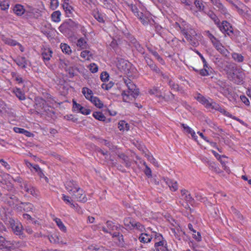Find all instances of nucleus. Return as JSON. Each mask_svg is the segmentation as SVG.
<instances>
[{
    "mask_svg": "<svg viewBox=\"0 0 251 251\" xmlns=\"http://www.w3.org/2000/svg\"><path fill=\"white\" fill-rule=\"evenodd\" d=\"M136 16L138 17L144 25H152L154 24V20L150 15H145L142 12H137Z\"/></svg>",
    "mask_w": 251,
    "mask_h": 251,
    "instance_id": "f257e3e1",
    "label": "nucleus"
},
{
    "mask_svg": "<svg viewBox=\"0 0 251 251\" xmlns=\"http://www.w3.org/2000/svg\"><path fill=\"white\" fill-rule=\"evenodd\" d=\"M218 26L223 32H225L231 38L233 37L234 35L233 28L227 21H223L222 25H221L220 24Z\"/></svg>",
    "mask_w": 251,
    "mask_h": 251,
    "instance_id": "f03ea898",
    "label": "nucleus"
},
{
    "mask_svg": "<svg viewBox=\"0 0 251 251\" xmlns=\"http://www.w3.org/2000/svg\"><path fill=\"white\" fill-rule=\"evenodd\" d=\"M72 196L74 197L75 199H76L77 201L82 202H85L87 201V199L86 195L84 194L83 190L79 187L76 189L75 192H73Z\"/></svg>",
    "mask_w": 251,
    "mask_h": 251,
    "instance_id": "7ed1b4c3",
    "label": "nucleus"
},
{
    "mask_svg": "<svg viewBox=\"0 0 251 251\" xmlns=\"http://www.w3.org/2000/svg\"><path fill=\"white\" fill-rule=\"evenodd\" d=\"M62 7L65 12L66 16L72 17L73 15V12L75 11L74 8L69 3V0H64L62 4Z\"/></svg>",
    "mask_w": 251,
    "mask_h": 251,
    "instance_id": "20e7f679",
    "label": "nucleus"
},
{
    "mask_svg": "<svg viewBox=\"0 0 251 251\" xmlns=\"http://www.w3.org/2000/svg\"><path fill=\"white\" fill-rule=\"evenodd\" d=\"M5 195V201L10 206L18 205V203L21 202L18 198L13 194L7 193Z\"/></svg>",
    "mask_w": 251,
    "mask_h": 251,
    "instance_id": "39448f33",
    "label": "nucleus"
},
{
    "mask_svg": "<svg viewBox=\"0 0 251 251\" xmlns=\"http://www.w3.org/2000/svg\"><path fill=\"white\" fill-rule=\"evenodd\" d=\"M11 227L14 233L17 235H19L20 237H24L23 226L20 223H15L12 222L11 223Z\"/></svg>",
    "mask_w": 251,
    "mask_h": 251,
    "instance_id": "423d86ee",
    "label": "nucleus"
},
{
    "mask_svg": "<svg viewBox=\"0 0 251 251\" xmlns=\"http://www.w3.org/2000/svg\"><path fill=\"white\" fill-rule=\"evenodd\" d=\"M118 157L119 159V162L125 165V166L128 168L131 165V161L128 156L125 154L121 153L118 154Z\"/></svg>",
    "mask_w": 251,
    "mask_h": 251,
    "instance_id": "0eeeda50",
    "label": "nucleus"
},
{
    "mask_svg": "<svg viewBox=\"0 0 251 251\" xmlns=\"http://www.w3.org/2000/svg\"><path fill=\"white\" fill-rule=\"evenodd\" d=\"M65 187L68 192L72 195L73 194V192H75L76 189L79 187L76 182L73 180H69L66 182Z\"/></svg>",
    "mask_w": 251,
    "mask_h": 251,
    "instance_id": "6e6552de",
    "label": "nucleus"
},
{
    "mask_svg": "<svg viewBox=\"0 0 251 251\" xmlns=\"http://www.w3.org/2000/svg\"><path fill=\"white\" fill-rule=\"evenodd\" d=\"M14 242H11L5 239L3 236H0V250L4 249L10 250V246Z\"/></svg>",
    "mask_w": 251,
    "mask_h": 251,
    "instance_id": "1a4fd4ad",
    "label": "nucleus"
},
{
    "mask_svg": "<svg viewBox=\"0 0 251 251\" xmlns=\"http://www.w3.org/2000/svg\"><path fill=\"white\" fill-rule=\"evenodd\" d=\"M210 1L222 14H226L227 13L226 9L220 2V0H210Z\"/></svg>",
    "mask_w": 251,
    "mask_h": 251,
    "instance_id": "9d476101",
    "label": "nucleus"
},
{
    "mask_svg": "<svg viewBox=\"0 0 251 251\" xmlns=\"http://www.w3.org/2000/svg\"><path fill=\"white\" fill-rule=\"evenodd\" d=\"M127 87L128 89V93H130L133 97L135 98L139 95V89L136 88V86L135 84L131 82Z\"/></svg>",
    "mask_w": 251,
    "mask_h": 251,
    "instance_id": "9b49d317",
    "label": "nucleus"
},
{
    "mask_svg": "<svg viewBox=\"0 0 251 251\" xmlns=\"http://www.w3.org/2000/svg\"><path fill=\"white\" fill-rule=\"evenodd\" d=\"M136 221H135L132 218L127 217L125 218L124 220V225L126 226V227L129 229H134V224H135Z\"/></svg>",
    "mask_w": 251,
    "mask_h": 251,
    "instance_id": "f8f14e48",
    "label": "nucleus"
},
{
    "mask_svg": "<svg viewBox=\"0 0 251 251\" xmlns=\"http://www.w3.org/2000/svg\"><path fill=\"white\" fill-rule=\"evenodd\" d=\"M21 187L22 189L25 190L28 193L30 194L33 196L36 197L37 196V194H36L35 190L34 188L31 186L30 185L26 183H25L24 185H21Z\"/></svg>",
    "mask_w": 251,
    "mask_h": 251,
    "instance_id": "ddd939ff",
    "label": "nucleus"
},
{
    "mask_svg": "<svg viewBox=\"0 0 251 251\" xmlns=\"http://www.w3.org/2000/svg\"><path fill=\"white\" fill-rule=\"evenodd\" d=\"M36 108L38 110L43 109L46 105V101L41 98H37L35 99Z\"/></svg>",
    "mask_w": 251,
    "mask_h": 251,
    "instance_id": "4468645a",
    "label": "nucleus"
},
{
    "mask_svg": "<svg viewBox=\"0 0 251 251\" xmlns=\"http://www.w3.org/2000/svg\"><path fill=\"white\" fill-rule=\"evenodd\" d=\"M13 11L18 16L22 15L25 12V10L23 6L19 4H17L14 6Z\"/></svg>",
    "mask_w": 251,
    "mask_h": 251,
    "instance_id": "2eb2a0df",
    "label": "nucleus"
},
{
    "mask_svg": "<svg viewBox=\"0 0 251 251\" xmlns=\"http://www.w3.org/2000/svg\"><path fill=\"white\" fill-rule=\"evenodd\" d=\"M82 92L85 97V98L89 100H90L94 97L93 96V91L91 90L88 89V88H83L82 89Z\"/></svg>",
    "mask_w": 251,
    "mask_h": 251,
    "instance_id": "dca6fc26",
    "label": "nucleus"
},
{
    "mask_svg": "<svg viewBox=\"0 0 251 251\" xmlns=\"http://www.w3.org/2000/svg\"><path fill=\"white\" fill-rule=\"evenodd\" d=\"M146 62L150 68L157 73L160 72V69L156 66L153 62L149 58L146 59Z\"/></svg>",
    "mask_w": 251,
    "mask_h": 251,
    "instance_id": "f3484780",
    "label": "nucleus"
},
{
    "mask_svg": "<svg viewBox=\"0 0 251 251\" xmlns=\"http://www.w3.org/2000/svg\"><path fill=\"white\" fill-rule=\"evenodd\" d=\"M151 239L152 237L150 236V235L144 233H142L139 238V239L140 240V242L143 243L150 242H151Z\"/></svg>",
    "mask_w": 251,
    "mask_h": 251,
    "instance_id": "a211bd4d",
    "label": "nucleus"
},
{
    "mask_svg": "<svg viewBox=\"0 0 251 251\" xmlns=\"http://www.w3.org/2000/svg\"><path fill=\"white\" fill-rule=\"evenodd\" d=\"M52 53V51L50 49H45L42 53L43 59L49 61L51 57Z\"/></svg>",
    "mask_w": 251,
    "mask_h": 251,
    "instance_id": "6ab92c4d",
    "label": "nucleus"
},
{
    "mask_svg": "<svg viewBox=\"0 0 251 251\" xmlns=\"http://www.w3.org/2000/svg\"><path fill=\"white\" fill-rule=\"evenodd\" d=\"M20 204L22 205L20 207L25 211L28 212L33 209V205L30 203L20 202Z\"/></svg>",
    "mask_w": 251,
    "mask_h": 251,
    "instance_id": "aec40b11",
    "label": "nucleus"
},
{
    "mask_svg": "<svg viewBox=\"0 0 251 251\" xmlns=\"http://www.w3.org/2000/svg\"><path fill=\"white\" fill-rule=\"evenodd\" d=\"M207 14L214 22L216 25H219L220 24V20L212 11H209Z\"/></svg>",
    "mask_w": 251,
    "mask_h": 251,
    "instance_id": "412c9836",
    "label": "nucleus"
},
{
    "mask_svg": "<svg viewBox=\"0 0 251 251\" xmlns=\"http://www.w3.org/2000/svg\"><path fill=\"white\" fill-rule=\"evenodd\" d=\"M96 107L101 108L103 107L102 102L97 97H93L90 100Z\"/></svg>",
    "mask_w": 251,
    "mask_h": 251,
    "instance_id": "4be33fe9",
    "label": "nucleus"
},
{
    "mask_svg": "<svg viewBox=\"0 0 251 251\" xmlns=\"http://www.w3.org/2000/svg\"><path fill=\"white\" fill-rule=\"evenodd\" d=\"M93 116L95 119L100 121H104L106 119V117L100 112H95L93 113Z\"/></svg>",
    "mask_w": 251,
    "mask_h": 251,
    "instance_id": "5701e85b",
    "label": "nucleus"
},
{
    "mask_svg": "<svg viewBox=\"0 0 251 251\" xmlns=\"http://www.w3.org/2000/svg\"><path fill=\"white\" fill-rule=\"evenodd\" d=\"M197 99L202 104H205L206 106L208 108H209L210 106L211 105V103H210L206 98L201 95H199L197 98Z\"/></svg>",
    "mask_w": 251,
    "mask_h": 251,
    "instance_id": "b1692460",
    "label": "nucleus"
},
{
    "mask_svg": "<svg viewBox=\"0 0 251 251\" xmlns=\"http://www.w3.org/2000/svg\"><path fill=\"white\" fill-rule=\"evenodd\" d=\"M0 7L3 10L8 9L9 7V0H0Z\"/></svg>",
    "mask_w": 251,
    "mask_h": 251,
    "instance_id": "393cba45",
    "label": "nucleus"
},
{
    "mask_svg": "<svg viewBox=\"0 0 251 251\" xmlns=\"http://www.w3.org/2000/svg\"><path fill=\"white\" fill-rule=\"evenodd\" d=\"M61 12L59 11L53 12L51 15L52 20L55 22H59L60 21Z\"/></svg>",
    "mask_w": 251,
    "mask_h": 251,
    "instance_id": "a878e982",
    "label": "nucleus"
},
{
    "mask_svg": "<svg viewBox=\"0 0 251 251\" xmlns=\"http://www.w3.org/2000/svg\"><path fill=\"white\" fill-rule=\"evenodd\" d=\"M54 220L55 222V223H56V224H57V226H58V227L60 228V229L62 231H64V232H66V227L64 225V224H63V223L61 221V220L60 219H59V218H56L55 219H54Z\"/></svg>",
    "mask_w": 251,
    "mask_h": 251,
    "instance_id": "bb28decb",
    "label": "nucleus"
},
{
    "mask_svg": "<svg viewBox=\"0 0 251 251\" xmlns=\"http://www.w3.org/2000/svg\"><path fill=\"white\" fill-rule=\"evenodd\" d=\"M232 58L238 62H242L243 61L244 57L241 54L237 53H233L232 54Z\"/></svg>",
    "mask_w": 251,
    "mask_h": 251,
    "instance_id": "cd10ccee",
    "label": "nucleus"
},
{
    "mask_svg": "<svg viewBox=\"0 0 251 251\" xmlns=\"http://www.w3.org/2000/svg\"><path fill=\"white\" fill-rule=\"evenodd\" d=\"M60 48L62 51L66 54H69L71 52L70 47L66 44L61 43L60 45Z\"/></svg>",
    "mask_w": 251,
    "mask_h": 251,
    "instance_id": "c85d7f7f",
    "label": "nucleus"
},
{
    "mask_svg": "<svg viewBox=\"0 0 251 251\" xmlns=\"http://www.w3.org/2000/svg\"><path fill=\"white\" fill-rule=\"evenodd\" d=\"M77 46L80 47L81 49H86L87 44L85 40L81 38L77 40Z\"/></svg>",
    "mask_w": 251,
    "mask_h": 251,
    "instance_id": "c756f323",
    "label": "nucleus"
},
{
    "mask_svg": "<svg viewBox=\"0 0 251 251\" xmlns=\"http://www.w3.org/2000/svg\"><path fill=\"white\" fill-rule=\"evenodd\" d=\"M166 182L169 187L173 189L174 191H175L177 189V183L176 181L173 182L172 180H168Z\"/></svg>",
    "mask_w": 251,
    "mask_h": 251,
    "instance_id": "7c9ffc66",
    "label": "nucleus"
},
{
    "mask_svg": "<svg viewBox=\"0 0 251 251\" xmlns=\"http://www.w3.org/2000/svg\"><path fill=\"white\" fill-rule=\"evenodd\" d=\"M3 40L5 44L10 46H14L17 44L19 45V44L16 41L10 38H5L3 39Z\"/></svg>",
    "mask_w": 251,
    "mask_h": 251,
    "instance_id": "2f4dec72",
    "label": "nucleus"
},
{
    "mask_svg": "<svg viewBox=\"0 0 251 251\" xmlns=\"http://www.w3.org/2000/svg\"><path fill=\"white\" fill-rule=\"evenodd\" d=\"M168 84L170 86V88L172 89H173L176 91H179V87L177 84H176L174 82H173L172 80H169L168 81Z\"/></svg>",
    "mask_w": 251,
    "mask_h": 251,
    "instance_id": "473e14b6",
    "label": "nucleus"
},
{
    "mask_svg": "<svg viewBox=\"0 0 251 251\" xmlns=\"http://www.w3.org/2000/svg\"><path fill=\"white\" fill-rule=\"evenodd\" d=\"M15 93L16 96L20 100H24L25 99V96L24 94L20 90V89H17V90L15 91Z\"/></svg>",
    "mask_w": 251,
    "mask_h": 251,
    "instance_id": "72a5a7b5",
    "label": "nucleus"
},
{
    "mask_svg": "<svg viewBox=\"0 0 251 251\" xmlns=\"http://www.w3.org/2000/svg\"><path fill=\"white\" fill-rule=\"evenodd\" d=\"M165 100L168 101L172 100L175 99V95L171 92H169L167 95H165L163 97H161Z\"/></svg>",
    "mask_w": 251,
    "mask_h": 251,
    "instance_id": "f704fd0d",
    "label": "nucleus"
},
{
    "mask_svg": "<svg viewBox=\"0 0 251 251\" xmlns=\"http://www.w3.org/2000/svg\"><path fill=\"white\" fill-rule=\"evenodd\" d=\"M80 56L84 59H89V57L91 56V53L89 51L85 50L81 52Z\"/></svg>",
    "mask_w": 251,
    "mask_h": 251,
    "instance_id": "c9c22d12",
    "label": "nucleus"
},
{
    "mask_svg": "<svg viewBox=\"0 0 251 251\" xmlns=\"http://www.w3.org/2000/svg\"><path fill=\"white\" fill-rule=\"evenodd\" d=\"M194 4L196 7L198 8L200 11L203 10L204 8V6L203 5L201 2H200L198 0H196L194 2Z\"/></svg>",
    "mask_w": 251,
    "mask_h": 251,
    "instance_id": "e433bc0d",
    "label": "nucleus"
},
{
    "mask_svg": "<svg viewBox=\"0 0 251 251\" xmlns=\"http://www.w3.org/2000/svg\"><path fill=\"white\" fill-rule=\"evenodd\" d=\"M147 157H148V160L151 163L153 164L155 166H156V167L158 166V162L152 155H148Z\"/></svg>",
    "mask_w": 251,
    "mask_h": 251,
    "instance_id": "4c0bfd02",
    "label": "nucleus"
},
{
    "mask_svg": "<svg viewBox=\"0 0 251 251\" xmlns=\"http://www.w3.org/2000/svg\"><path fill=\"white\" fill-rule=\"evenodd\" d=\"M106 225H107V227L110 230H115V229L117 230L118 228L117 226H115L114 225L113 223L111 221H108L106 222Z\"/></svg>",
    "mask_w": 251,
    "mask_h": 251,
    "instance_id": "58836bf2",
    "label": "nucleus"
},
{
    "mask_svg": "<svg viewBox=\"0 0 251 251\" xmlns=\"http://www.w3.org/2000/svg\"><path fill=\"white\" fill-rule=\"evenodd\" d=\"M79 112L83 115H87L90 113L91 110L89 109H87L82 106L81 107H80V110Z\"/></svg>",
    "mask_w": 251,
    "mask_h": 251,
    "instance_id": "ea45409f",
    "label": "nucleus"
},
{
    "mask_svg": "<svg viewBox=\"0 0 251 251\" xmlns=\"http://www.w3.org/2000/svg\"><path fill=\"white\" fill-rule=\"evenodd\" d=\"M149 93L151 95H155L156 97L158 98L162 97V96L161 95L159 94V91L158 89L156 88H154L152 89H151L149 91Z\"/></svg>",
    "mask_w": 251,
    "mask_h": 251,
    "instance_id": "a19ab883",
    "label": "nucleus"
},
{
    "mask_svg": "<svg viewBox=\"0 0 251 251\" xmlns=\"http://www.w3.org/2000/svg\"><path fill=\"white\" fill-rule=\"evenodd\" d=\"M89 69L91 72L93 73H96L98 70V67L97 65L94 63L90 64Z\"/></svg>",
    "mask_w": 251,
    "mask_h": 251,
    "instance_id": "79ce46f5",
    "label": "nucleus"
},
{
    "mask_svg": "<svg viewBox=\"0 0 251 251\" xmlns=\"http://www.w3.org/2000/svg\"><path fill=\"white\" fill-rule=\"evenodd\" d=\"M109 77V75L106 72H103L101 74L100 78L102 81L105 82L108 80Z\"/></svg>",
    "mask_w": 251,
    "mask_h": 251,
    "instance_id": "37998d69",
    "label": "nucleus"
},
{
    "mask_svg": "<svg viewBox=\"0 0 251 251\" xmlns=\"http://www.w3.org/2000/svg\"><path fill=\"white\" fill-rule=\"evenodd\" d=\"M17 64L22 68H25L26 67V64L25 63V58H22L21 60H18L17 61Z\"/></svg>",
    "mask_w": 251,
    "mask_h": 251,
    "instance_id": "c03bdc74",
    "label": "nucleus"
},
{
    "mask_svg": "<svg viewBox=\"0 0 251 251\" xmlns=\"http://www.w3.org/2000/svg\"><path fill=\"white\" fill-rule=\"evenodd\" d=\"M226 69H225L227 73H229V71H233L235 67L233 64L228 63L226 67Z\"/></svg>",
    "mask_w": 251,
    "mask_h": 251,
    "instance_id": "a18cd8bd",
    "label": "nucleus"
},
{
    "mask_svg": "<svg viewBox=\"0 0 251 251\" xmlns=\"http://www.w3.org/2000/svg\"><path fill=\"white\" fill-rule=\"evenodd\" d=\"M219 52L226 57H227L229 54V52L224 47Z\"/></svg>",
    "mask_w": 251,
    "mask_h": 251,
    "instance_id": "49530a36",
    "label": "nucleus"
},
{
    "mask_svg": "<svg viewBox=\"0 0 251 251\" xmlns=\"http://www.w3.org/2000/svg\"><path fill=\"white\" fill-rule=\"evenodd\" d=\"M144 173L149 178L152 176L151 170L149 166H146V168H145Z\"/></svg>",
    "mask_w": 251,
    "mask_h": 251,
    "instance_id": "de8ad7c7",
    "label": "nucleus"
},
{
    "mask_svg": "<svg viewBox=\"0 0 251 251\" xmlns=\"http://www.w3.org/2000/svg\"><path fill=\"white\" fill-rule=\"evenodd\" d=\"M181 125L183 127L185 131L187 133L191 134L193 131H194L192 128H191L188 126L185 125L184 124H181Z\"/></svg>",
    "mask_w": 251,
    "mask_h": 251,
    "instance_id": "09e8293b",
    "label": "nucleus"
},
{
    "mask_svg": "<svg viewBox=\"0 0 251 251\" xmlns=\"http://www.w3.org/2000/svg\"><path fill=\"white\" fill-rule=\"evenodd\" d=\"M225 157L224 156H222V157H221V158H218V160L220 161L221 164L222 165V167L223 168H224V169L227 173H229V169L228 168H227L226 166V163H225V162L223 161L222 160V158H224Z\"/></svg>",
    "mask_w": 251,
    "mask_h": 251,
    "instance_id": "8fccbe9b",
    "label": "nucleus"
},
{
    "mask_svg": "<svg viewBox=\"0 0 251 251\" xmlns=\"http://www.w3.org/2000/svg\"><path fill=\"white\" fill-rule=\"evenodd\" d=\"M134 229H138L140 231H143L144 229V226L139 222H136L134 224Z\"/></svg>",
    "mask_w": 251,
    "mask_h": 251,
    "instance_id": "3c124183",
    "label": "nucleus"
},
{
    "mask_svg": "<svg viewBox=\"0 0 251 251\" xmlns=\"http://www.w3.org/2000/svg\"><path fill=\"white\" fill-rule=\"evenodd\" d=\"M73 109L75 111H79L80 110V107H81L82 106L77 103L75 100H73Z\"/></svg>",
    "mask_w": 251,
    "mask_h": 251,
    "instance_id": "603ef678",
    "label": "nucleus"
},
{
    "mask_svg": "<svg viewBox=\"0 0 251 251\" xmlns=\"http://www.w3.org/2000/svg\"><path fill=\"white\" fill-rule=\"evenodd\" d=\"M4 189L7 190L9 192H12L13 189V186L11 183H6L5 185L4 186Z\"/></svg>",
    "mask_w": 251,
    "mask_h": 251,
    "instance_id": "864d4df0",
    "label": "nucleus"
},
{
    "mask_svg": "<svg viewBox=\"0 0 251 251\" xmlns=\"http://www.w3.org/2000/svg\"><path fill=\"white\" fill-rule=\"evenodd\" d=\"M218 110L220 112L224 113L226 116L228 117H232L231 114H230L229 112L226 111L224 108H222L221 107H220V108L218 109Z\"/></svg>",
    "mask_w": 251,
    "mask_h": 251,
    "instance_id": "5fc2aeb1",
    "label": "nucleus"
},
{
    "mask_svg": "<svg viewBox=\"0 0 251 251\" xmlns=\"http://www.w3.org/2000/svg\"><path fill=\"white\" fill-rule=\"evenodd\" d=\"M151 53L152 54V55L155 56L158 60H160V62L162 63H164V61L163 60V59L161 58V57L159 56V55L158 54V53L156 51H152L151 50Z\"/></svg>",
    "mask_w": 251,
    "mask_h": 251,
    "instance_id": "6e6d98bb",
    "label": "nucleus"
},
{
    "mask_svg": "<svg viewBox=\"0 0 251 251\" xmlns=\"http://www.w3.org/2000/svg\"><path fill=\"white\" fill-rule=\"evenodd\" d=\"M206 68H208L207 67H204L203 69H201L200 71V74L202 75V76H206L209 75L208 70Z\"/></svg>",
    "mask_w": 251,
    "mask_h": 251,
    "instance_id": "4d7b16f0",
    "label": "nucleus"
},
{
    "mask_svg": "<svg viewBox=\"0 0 251 251\" xmlns=\"http://www.w3.org/2000/svg\"><path fill=\"white\" fill-rule=\"evenodd\" d=\"M125 126V121H120L118 124V128L120 130H124Z\"/></svg>",
    "mask_w": 251,
    "mask_h": 251,
    "instance_id": "13d9d810",
    "label": "nucleus"
},
{
    "mask_svg": "<svg viewBox=\"0 0 251 251\" xmlns=\"http://www.w3.org/2000/svg\"><path fill=\"white\" fill-rule=\"evenodd\" d=\"M56 238H55L52 236H51L50 237H49V239L50 242L54 243H59V239L58 236H55Z\"/></svg>",
    "mask_w": 251,
    "mask_h": 251,
    "instance_id": "bf43d9fd",
    "label": "nucleus"
},
{
    "mask_svg": "<svg viewBox=\"0 0 251 251\" xmlns=\"http://www.w3.org/2000/svg\"><path fill=\"white\" fill-rule=\"evenodd\" d=\"M184 199L186 201L190 203L194 201V199L191 197L190 194L186 195L184 197Z\"/></svg>",
    "mask_w": 251,
    "mask_h": 251,
    "instance_id": "052dcab7",
    "label": "nucleus"
},
{
    "mask_svg": "<svg viewBox=\"0 0 251 251\" xmlns=\"http://www.w3.org/2000/svg\"><path fill=\"white\" fill-rule=\"evenodd\" d=\"M240 99L242 101L247 105H249L250 101L245 96H241Z\"/></svg>",
    "mask_w": 251,
    "mask_h": 251,
    "instance_id": "680f3d73",
    "label": "nucleus"
},
{
    "mask_svg": "<svg viewBox=\"0 0 251 251\" xmlns=\"http://www.w3.org/2000/svg\"><path fill=\"white\" fill-rule=\"evenodd\" d=\"M94 17L96 20H97L99 22H103V18L102 16L99 13H97L94 15Z\"/></svg>",
    "mask_w": 251,
    "mask_h": 251,
    "instance_id": "e2e57ef3",
    "label": "nucleus"
},
{
    "mask_svg": "<svg viewBox=\"0 0 251 251\" xmlns=\"http://www.w3.org/2000/svg\"><path fill=\"white\" fill-rule=\"evenodd\" d=\"M188 42L193 46H196L198 44V41L194 37H193L192 38H191Z\"/></svg>",
    "mask_w": 251,
    "mask_h": 251,
    "instance_id": "0e129e2a",
    "label": "nucleus"
},
{
    "mask_svg": "<svg viewBox=\"0 0 251 251\" xmlns=\"http://www.w3.org/2000/svg\"><path fill=\"white\" fill-rule=\"evenodd\" d=\"M114 83L110 81L108 84L105 85L103 84L102 85V88H105L106 90H108L110 89L113 85Z\"/></svg>",
    "mask_w": 251,
    "mask_h": 251,
    "instance_id": "69168bd1",
    "label": "nucleus"
},
{
    "mask_svg": "<svg viewBox=\"0 0 251 251\" xmlns=\"http://www.w3.org/2000/svg\"><path fill=\"white\" fill-rule=\"evenodd\" d=\"M235 211V214L236 215L237 218L239 220V222L243 220V216L239 213V212L235 209H234Z\"/></svg>",
    "mask_w": 251,
    "mask_h": 251,
    "instance_id": "338daca9",
    "label": "nucleus"
},
{
    "mask_svg": "<svg viewBox=\"0 0 251 251\" xmlns=\"http://www.w3.org/2000/svg\"><path fill=\"white\" fill-rule=\"evenodd\" d=\"M0 162L1 163V164L3 166H4L6 169L9 170L10 169V165L5 162L3 159H0Z\"/></svg>",
    "mask_w": 251,
    "mask_h": 251,
    "instance_id": "774afa93",
    "label": "nucleus"
}]
</instances>
